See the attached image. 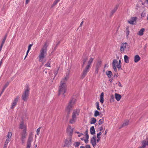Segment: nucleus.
Returning <instances> with one entry per match:
<instances>
[{"label":"nucleus","instance_id":"nucleus-1","mask_svg":"<svg viewBox=\"0 0 148 148\" xmlns=\"http://www.w3.org/2000/svg\"><path fill=\"white\" fill-rule=\"evenodd\" d=\"M67 80V78L64 77L61 80L59 88V95H62L63 97H64V93L66 92V84Z\"/></svg>","mask_w":148,"mask_h":148},{"label":"nucleus","instance_id":"nucleus-2","mask_svg":"<svg viewBox=\"0 0 148 148\" xmlns=\"http://www.w3.org/2000/svg\"><path fill=\"white\" fill-rule=\"evenodd\" d=\"M47 46L45 44L42 48L39 56V60L40 62H42L45 56L47 54Z\"/></svg>","mask_w":148,"mask_h":148},{"label":"nucleus","instance_id":"nucleus-3","mask_svg":"<svg viewBox=\"0 0 148 148\" xmlns=\"http://www.w3.org/2000/svg\"><path fill=\"white\" fill-rule=\"evenodd\" d=\"M29 86H26L24 89L23 94L22 96V99L24 101H27L28 99L29 94Z\"/></svg>","mask_w":148,"mask_h":148},{"label":"nucleus","instance_id":"nucleus-4","mask_svg":"<svg viewBox=\"0 0 148 148\" xmlns=\"http://www.w3.org/2000/svg\"><path fill=\"white\" fill-rule=\"evenodd\" d=\"M76 101V99L74 98H72L71 100L66 108V110L67 112L69 113L72 110L74 107Z\"/></svg>","mask_w":148,"mask_h":148},{"label":"nucleus","instance_id":"nucleus-5","mask_svg":"<svg viewBox=\"0 0 148 148\" xmlns=\"http://www.w3.org/2000/svg\"><path fill=\"white\" fill-rule=\"evenodd\" d=\"M19 129L23 130L22 133H26L27 131V125L26 123H25L23 121H22L21 122L19 125Z\"/></svg>","mask_w":148,"mask_h":148},{"label":"nucleus","instance_id":"nucleus-6","mask_svg":"<svg viewBox=\"0 0 148 148\" xmlns=\"http://www.w3.org/2000/svg\"><path fill=\"white\" fill-rule=\"evenodd\" d=\"M97 138L96 136H93L90 140V143L94 148H95L97 145Z\"/></svg>","mask_w":148,"mask_h":148},{"label":"nucleus","instance_id":"nucleus-7","mask_svg":"<svg viewBox=\"0 0 148 148\" xmlns=\"http://www.w3.org/2000/svg\"><path fill=\"white\" fill-rule=\"evenodd\" d=\"M141 146L138 148H145L147 146H148V138L143 140L141 142Z\"/></svg>","mask_w":148,"mask_h":148},{"label":"nucleus","instance_id":"nucleus-8","mask_svg":"<svg viewBox=\"0 0 148 148\" xmlns=\"http://www.w3.org/2000/svg\"><path fill=\"white\" fill-rule=\"evenodd\" d=\"M128 46V44L126 42L123 43L121 45L120 50L121 53L124 52Z\"/></svg>","mask_w":148,"mask_h":148},{"label":"nucleus","instance_id":"nucleus-9","mask_svg":"<svg viewBox=\"0 0 148 148\" xmlns=\"http://www.w3.org/2000/svg\"><path fill=\"white\" fill-rule=\"evenodd\" d=\"M19 99V96H17L14 99L13 101L11 104L10 108L12 109H13L16 106Z\"/></svg>","mask_w":148,"mask_h":148},{"label":"nucleus","instance_id":"nucleus-10","mask_svg":"<svg viewBox=\"0 0 148 148\" xmlns=\"http://www.w3.org/2000/svg\"><path fill=\"white\" fill-rule=\"evenodd\" d=\"M24 132L23 133H21V141L22 143V144L25 143V140L26 138V136L27 135V132L25 133Z\"/></svg>","mask_w":148,"mask_h":148},{"label":"nucleus","instance_id":"nucleus-11","mask_svg":"<svg viewBox=\"0 0 148 148\" xmlns=\"http://www.w3.org/2000/svg\"><path fill=\"white\" fill-rule=\"evenodd\" d=\"M137 19V18L136 17H132L129 20L127 21V22L130 24L134 25Z\"/></svg>","mask_w":148,"mask_h":148},{"label":"nucleus","instance_id":"nucleus-12","mask_svg":"<svg viewBox=\"0 0 148 148\" xmlns=\"http://www.w3.org/2000/svg\"><path fill=\"white\" fill-rule=\"evenodd\" d=\"M71 137L67 139H66L64 141V146H69L71 144Z\"/></svg>","mask_w":148,"mask_h":148},{"label":"nucleus","instance_id":"nucleus-13","mask_svg":"<svg viewBox=\"0 0 148 148\" xmlns=\"http://www.w3.org/2000/svg\"><path fill=\"white\" fill-rule=\"evenodd\" d=\"M33 138L31 137H29L28 138L26 148H30L31 143L32 141Z\"/></svg>","mask_w":148,"mask_h":148},{"label":"nucleus","instance_id":"nucleus-14","mask_svg":"<svg viewBox=\"0 0 148 148\" xmlns=\"http://www.w3.org/2000/svg\"><path fill=\"white\" fill-rule=\"evenodd\" d=\"M33 138L31 137H29L28 138L26 148H30L31 143L32 141Z\"/></svg>","mask_w":148,"mask_h":148},{"label":"nucleus","instance_id":"nucleus-15","mask_svg":"<svg viewBox=\"0 0 148 148\" xmlns=\"http://www.w3.org/2000/svg\"><path fill=\"white\" fill-rule=\"evenodd\" d=\"M89 68L87 67L86 66L85 69L84 70L82 73V78H84L85 77L88 71V69H89Z\"/></svg>","mask_w":148,"mask_h":148},{"label":"nucleus","instance_id":"nucleus-16","mask_svg":"<svg viewBox=\"0 0 148 148\" xmlns=\"http://www.w3.org/2000/svg\"><path fill=\"white\" fill-rule=\"evenodd\" d=\"M67 131L69 135L71 137L73 132V128L71 126H69L67 127Z\"/></svg>","mask_w":148,"mask_h":148},{"label":"nucleus","instance_id":"nucleus-17","mask_svg":"<svg viewBox=\"0 0 148 148\" xmlns=\"http://www.w3.org/2000/svg\"><path fill=\"white\" fill-rule=\"evenodd\" d=\"M77 120V116H75L72 115V118L70 120V122L71 124H73L76 122Z\"/></svg>","mask_w":148,"mask_h":148},{"label":"nucleus","instance_id":"nucleus-18","mask_svg":"<svg viewBox=\"0 0 148 148\" xmlns=\"http://www.w3.org/2000/svg\"><path fill=\"white\" fill-rule=\"evenodd\" d=\"M80 110L79 109H76L73 111L72 115L77 116L79 115Z\"/></svg>","mask_w":148,"mask_h":148},{"label":"nucleus","instance_id":"nucleus-19","mask_svg":"<svg viewBox=\"0 0 148 148\" xmlns=\"http://www.w3.org/2000/svg\"><path fill=\"white\" fill-rule=\"evenodd\" d=\"M140 59V58L138 55H136L134 57V61L135 62L137 63Z\"/></svg>","mask_w":148,"mask_h":148},{"label":"nucleus","instance_id":"nucleus-20","mask_svg":"<svg viewBox=\"0 0 148 148\" xmlns=\"http://www.w3.org/2000/svg\"><path fill=\"white\" fill-rule=\"evenodd\" d=\"M115 97L117 101H119L120 100L121 98V95L119 94L115 93Z\"/></svg>","mask_w":148,"mask_h":148},{"label":"nucleus","instance_id":"nucleus-21","mask_svg":"<svg viewBox=\"0 0 148 148\" xmlns=\"http://www.w3.org/2000/svg\"><path fill=\"white\" fill-rule=\"evenodd\" d=\"M93 59H94V57H91L90 59L89 60V61H88V62L87 65L86 66V67H88L89 68H90V65L91 63L92 62Z\"/></svg>","mask_w":148,"mask_h":148},{"label":"nucleus","instance_id":"nucleus-22","mask_svg":"<svg viewBox=\"0 0 148 148\" xmlns=\"http://www.w3.org/2000/svg\"><path fill=\"white\" fill-rule=\"evenodd\" d=\"M104 93L103 92H102L100 96V101L101 103H103L104 102Z\"/></svg>","mask_w":148,"mask_h":148},{"label":"nucleus","instance_id":"nucleus-23","mask_svg":"<svg viewBox=\"0 0 148 148\" xmlns=\"http://www.w3.org/2000/svg\"><path fill=\"white\" fill-rule=\"evenodd\" d=\"M95 130L94 126H92L90 129V132L92 135H93L95 134Z\"/></svg>","mask_w":148,"mask_h":148},{"label":"nucleus","instance_id":"nucleus-24","mask_svg":"<svg viewBox=\"0 0 148 148\" xmlns=\"http://www.w3.org/2000/svg\"><path fill=\"white\" fill-rule=\"evenodd\" d=\"M145 31V29L143 28H142L138 33V34L139 36H141L143 34V32Z\"/></svg>","mask_w":148,"mask_h":148},{"label":"nucleus","instance_id":"nucleus-25","mask_svg":"<svg viewBox=\"0 0 148 148\" xmlns=\"http://www.w3.org/2000/svg\"><path fill=\"white\" fill-rule=\"evenodd\" d=\"M106 74L109 78H111L112 75V74L111 71H107L106 72Z\"/></svg>","mask_w":148,"mask_h":148},{"label":"nucleus","instance_id":"nucleus-26","mask_svg":"<svg viewBox=\"0 0 148 148\" xmlns=\"http://www.w3.org/2000/svg\"><path fill=\"white\" fill-rule=\"evenodd\" d=\"M118 65V62L116 60H114L112 62V66H116L117 68V66Z\"/></svg>","mask_w":148,"mask_h":148},{"label":"nucleus","instance_id":"nucleus-27","mask_svg":"<svg viewBox=\"0 0 148 148\" xmlns=\"http://www.w3.org/2000/svg\"><path fill=\"white\" fill-rule=\"evenodd\" d=\"M12 133L11 132H8V134L7 136V138L8 139L11 140V137L12 136Z\"/></svg>","mask_w":148,"mask_h":148},{"label":"nucleus","instance_id":"nucleus-28","mask_svg":"<svg viewBox=\"0 0 148 148\" xmlns=\"http://www.w3.org/2000/svg\"><path fill=\"white\" fill-rule=\"evenodd\" d=\"M124 59L125 62L127 63H128L129 62V58L126 55H125L124 57Z\"/></svg>","mask_w":148,"mask_h":148},{"label":"nucleus","instance_id":"nucleus-29","mask_svg":"<svg viewBox=\"0 0 148 148\" xmlns=\"http://www.w3.org/2000/svg\"><path fill=\"white\" fill-rule=\"evenodd\" d=\"M118 6H119L118 5H116L115 6V7H114V9L111 11V13L112 14H113L117 10L118 8Z\"/></svg>","mask_w":148,"mask_h":148},{"label":"nucleus","instance_id":"nucleus-30","mask_svg":"<svg viewBox=\"0 0 148 148\" xmlns=\"http://www.w3.org/2000/svg\"><path fill=\"white\" fill-rule=\"evenodd\" d=\"M114 101V97L113 95H112L110 96V101L111 103L113 102Z\"/></svg>","mask_w":148,"mask_h":148},{"label":"nucleus","instance_id":"nucleus-31","mask_svg":"<svg viewBox=\"0 0 148 148\" xmlns=\"http://www.w3.org/2000/svg\"><path fill=\"white\" fill-rule=\"evenodd\" d=\"M129 121L128 120L125 121L122 125V127L127 125L129 124Z\"/></svg>","mask_w":148,"mask_h":148},{"label":"nucleus","instance_id":"nucleus-32","mask_svg":"<svg viewBox=\"0 0 148 148\" xmlns=\"http://www.w3.org/2000/svg\"><path fill=\"white\" fill-rule=\"evenodd\" d=\"M9 85V83H8L6 84L4 86L3 88V89L2 90V92H1V94H2V93L4 92V90H5V88L8 86Z\"/></svg>","mask_w":148,"mask_h":148},{"label":"nucleus","instance_id":"nucleus-33","mask_svg":"<svg viewBox=\"0 0 148 148\" xmlns=\"http://www.w3.org/2000/svg\"><path fill=\"white\" fill-rule=\"evenodd\" d=\"M96 122V120L95 118H93L91 119V121L90 123L91 124H95Z\"/></svg>","mask_w":148,"mask_h":148},{"label":"nucleus","instance_id":"nucleus-34","mask_svg":"<svg viewBox=\"0 0 148 148\" xmlns=\"http://www.w3.org/2000/svg\"><path fill=\"white\" fill-rule=\"evenodd\" d=\"M121 60H120L119 61V62L118 63V65L117 66V68L119 69H121Z\"/></svg>","mask_w":148,"mask_h":148},{"label":"nucleus","instance_id":"nucleus-35","mask_svg":"<svg viewBox=\"0 0 148 148\" xmlns=\"http://www.w3.org/2000/svg\"><path fill=\"white\" fill-rule=\"evenodd\" d=\"M99 115V112L95 110V112L94 114V116L95 117Z\"/></svg>","mask_w":148,"mask_h":148},{"label":"nucleus","instance_id":"nucleus-36","mask_svg":"<svg viewBox=\"0 0 148 148\" xmlns=\"http://www.w3.org/2000/svg\"><path fill=\"white\" fill-rule=\"evenodd\" d=\"M50 64H51V61H48L46 64L45 65V66L46 67H50Z\"/></svg>","mask_w":148,"mask_h":148},{"label":"nucleus","instance_id":"nucleus-37","mask_svg":"<svg viewBox=\"0 0 148 148\" xmlns=\"http://www.w3.org/2000/svg\"><path fill=\"white\" fill-rule=\"evenodd\" d=\"M104 121L103 119H100L99 121V124L101 125L103 123Z\"/></svg>","mask_w":148,"mask_h":148},{"label":"nucleus","instance_id":"nucleus-38","mask_svg":"<svg viewBox=\"0 0 148 148\" xmlns=\"http://www.w3.org/2000/svg\"><path fill=\"white\" fill-rule=\"evenodd\" d=\"M146 16V13L145 12H143L141 14V18H144Z\"/></svg>","mask_w":148,"mask_h":148},{"label":"nucleus","instance_id":"nucleus-39","mask_svg":"<svg viewBox=\"0 0 148 148\" xmlns=\"http://www.w3.org/2000/svg\"><path fill=\"white\" fill-rule=\"evenodd\" d=\"M96 106H97V108L98 110H100V109L99 108V103L98 102H97L96 103Z\"/></svg>","mask_w":148,"mask_h":148},{"label":"nucleus","instance_id":"nucleus-40","mask_svg":"<svg viewBox=\"0 0 148 148\" xmlns=\"http://www.w3.org/2000/svg\"><path fill=\"white\" fill-rule=\"evenodd\" d=\"M11 140L9 139H7L6 140L5 143V145H7L9 143V142Z\"/></svg>","mask_w":148,"mask_h":148},{"label":"nucleus","instance_id":"nucleus-41","mask_svg":"<svg viewBox=\"0 0 148 148\" xmlns=\"http://www.w3.org/2000/svg\"><path fill=\"white\" fill-rule=\"evenodd\" d=\"M80 145V143L79 142H76L74 144V146L76 147L79 146Z\"/></svg>","mask_w":148,"mask_h":148},{"label":"nucleus","instance_id":"nucleus-42","mask_svg":"<svg viewBox=\"0 0 148 148\" xmlns=\"http://www.w3.org/2000/svg\"><path fill=\"white\" fill-rule=\"evenodd\" d=\"M76 133L78 134V135L77 136L78 137H80L82 136L83 135V134L82 133H79L78 132H76Z\"/></svg>","mask_w":148,"mask_h":148},{"label":"nucleus","instance_id":"nucleus-43","mask_svg":"<svg viewBox=\"0 0 148 148\" xmlns=\"http://www.w3.org/2000/svg\"><path fill=\"white\" fill-rule=\"evenodd\" d=\"M87 60V57L85 58L84 59L83 61V64L82 65V66H83L85 64V62L86 61V60Z\"/></svg>","mask_w":148,"mask_h":148},{"label":"nucleus","instance_id":"nucleus-44","mask_svg":"<svg viewBox=\"0 0 148 148\" xmlns=\"http://www.w3.org/2000/svg\"><path fill=\"white\" fill-rule=\"evenodd\" d=\"M40 128V127H39L38 128L37 130V134L38 135L39 134Z\"/></svg>","mask_w":148,"mask_h":148},{"label":"nucleus","instance_id":"nucleus-45","mask_svg":"<svg viewBox=\"0 0 148 148\" xmlns=\"http://www.w3.org/2000/svg\"><path fill=\"white\" fill-rule=\"evenodd\" d=\"M7 35H6L4 37V38H3L2 42V43H4L5 42V40L6 38H7Z\"/></svg>","mask_w":148,"mask_h":148},{"label":"nucleus","instance_id":"nucleus-46","mask_svg":"<svg viewBox=\"0 0 148 148\" xmlns=\"http://www.w3.org/2000/svg\"><path fill=\"white\" fill-rule=\"evenodd\" d=\"M96 69L95 70V73H98V68H99V67L97 65L96 66Z\"/></svg>","mask_w":148,"mask_h":148},{"label":"nucleus","instance_id":"nucleus-47","mask_svg":"<svg viewBox=\"0 0 148 148\" xmlns=\"http://www.w3.org/2000/svg\"><path fill=\"white\" fill-rule=\"evenodd\" d=\"M113 69H114V71H117L116 66H113Z\"/></svg>","mask_w":148,"mask_h":148},{"label":"nucleus","instance_id":"nucleus-48","mask_svg":"<svg viewBox=\"0 0 148 148\" xmlns=\"http://www.w3.org/2000/svg\"><path fill=\"white\" fill-rule=\"evenodd\" d=\"M97 143H98L101 139V137H97Z\"/></svg>","mask_w":148,"mask_h":148},{"label":"nucleus","instance_id":"nucleus-49","mask_svg":"<svg viewBox=\"0 0 148 148\" xmlns=\"http://www.w3.org/2000/svg\"><path fill=\"white\" fill-rule=\"evenodd\" d=\"M59 2V1H58V0H55V1H54V3H53L54 5H56Z\"/></svg>","mask_w":148,"mask_h":148},{"label":"nucleus","instance_id":"nucleus-50","mask_svg":"<svg viewBox=\"0 0 148 148\" xmlns=\"http://www.w3.org/2000/svg\"><path fill=\"white\" fill-rule=\"evenodd\" d=\"M101 133L99 132V133L97 134V137H100V136L101 135Z\"/></svg>","mask_w":148,"mask_h":148},{"label":"nucleus","instance_id":"nucleus-51","mask_svg":"<svg viewBox=\"0 0 148 148\" xmlns=\"http://www.w3.org/2000/svg\"><path fill=\"white\" fill-rule=\"evenodd\" d=\"M32 46V44L29 45L28 47V50H30L31 49V47Z\"/></svg>","mask_w":148,"mask_h":148},{"label":"nucleus","instance_id":"nucleus-52","mask_svg":"<svg viewBox=\"0 0 148 148\" xmlns=\"http://www.w3.org/2000/svg\"><path fill=\"white\" fill-rule=\"evenodd\" d=\"M84 141L86 143H87L88 142V140L87 139H86L84 140Z\"/></svg>","mask_w":148,"mask_h":148},{"label":"nucleus","instance_id":"nucleus-53","mask_svg":"<svg viewBox=\"0 0 148 148\" xmlns=\"http://www.w3.org/2000/svg\"><path fill=\"white\" fill-rule=\"evenodd\" d=\"M30 0H26L25 4H27L30 1Z\"/></svg>","mask_w":148,"mask_h":148},{"label":"nucleus","instance_id":"nucleus-54","mask_svg":"<svg viewBox=\"0 0 148 148\" xmlns=\"http://www.w3.org/2000/svg\"><path fill=\"white\" fill-rule=\"evenodd\" d=\"M85 148H90V145H86L85 147Z\"/></svg>","mask_w":148,"mask_h":148},{"label":"nucleus","instance_id":"nucleus-55","mask_svg":"<svg viewBox=\"0 0 148 148\" xmlns=\"http://www.w3.org/2000/svg\"><path fill=\"white\" fill-rule=\"evenodd\" d=\"M118 85L120 87H122V86L120 82H119Z\"/></svg>","mask_w":148,"mask_h":148},{"label":"nucleus","instance_id":"nucleus-56","mask_svg":"<svg viewBox=\"0 0 148 148\" xmlns=\"http://www.w3.org/2000/svg\"><path fill=\"white\" fill-rule=\"evenodd\" d=\"M29 50H27V53H26V56H27L28 55V54L29 52Z\"/></svg>","mask_w":148,"mask_h":148},{"label":"nucleus","instance_id":"nucleus-57","mask_svg":"<svg viewBox=\"0 0 148 148\" xmlns=\"http://www.w3.org/2000/svg\"><path fill=\"white\" fill-rule=\"evenodd\" d=\"M58 71H56L54 72V74L55 75V76L56 75H57V74H58Z\"/></svg>","mask_w":148,"mask_h":148},{"label":"nucleus","instance_id":"nucleus-58","mask_svg":"<svg viewBox=\"0 0 148 148\" xmlns=\"http://www.w3.org/2000/svg\"><path fill=\"white\" fill-rule=\"evenodd\" d=\"M86 139H88L89 138V136L87 134H86Z\"/></svg>","mask_w":148,"mask_h":148},{"label":"nucleus","instance_id":"nucleus-59","mask_svg":"<svg viewBox=\"0 0 148 148\" xmlns=\"http://www.w3.org/2000/svg\"><path fill=\"white\" fill-rule=\"evenodd\" d=\"M129 34V32L128 31L126 32V34L127 36H128Z\"/></svg>","mask_w":148,"mask_h":148},{"label":"nucleus","instance_id":"nucleus-60","mask_svg":"<svg viewBox=\"0 0 148 148\" xmlns=\"http://www.w3.org/2000/svg\"><path fill=\"white\" fill-rule=\"evenodd\" d=\"M83 21H82L80 25V27L83 24Z\"/></svg>","mask_w":148,"mask_h":148},{"label":"nucleus","instance_id":"nucleus-61","mask_svg":"<svg viewBox=\"0 0 148 148\" xmlns=\"http://www.w3.org/2000/svg\"><path fill=\"white\" fill-rule=\"evenodd\" d=\"M4 43H2V42H1V47L2 48V47L3 46V45L4 44Z\"/></svg>","mask_w":148,"mask_h":148},{"label":"nucleus","instance_id":"nucleus-62","mask_svg":"<svg viewBox=\"0 0 148 148\" xmlns=\"http://www.w3.org/2000/svg\"><path fill=\"white\" fill-rule=\"evenodd\" d=\"M108 131V130H106L105 132V134H104L105 135H106L107 134V131Z\"/></svg>","mask_w":148,"mask_h":148},{"label":"nucleus","instance_id":"nucleus-63","mask_svg":"<svg viewBox=\"0 0 148 148\" xmlns=\"http://www.w3.org/2000/svg\"><path fill=\"white\" fill-rule=\"evenodd\" d=\"M80 148H85V147L83 146H80Z\"/></svg>","mask_w":148,"mask_h":148},{"label":"nucleus","instance_id":"nucleus-64","mask_svg":"<svg viewBox=\"0 0 148 148\" xmlns=\"http://www.w3.org/2000/svg\"><path fill=\"white\" fill-rule=\"evenodd\" d=\"M7 145H5V144H4V148H6L7 147Z\"/></svg>","mask_w":148,"mask_h":148}]
</instances>
